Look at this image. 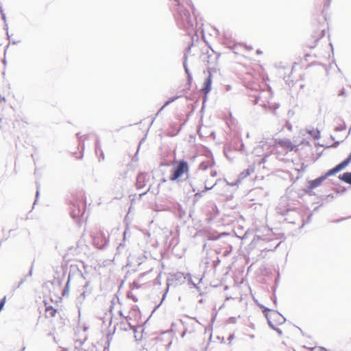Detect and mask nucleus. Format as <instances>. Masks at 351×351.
Returning <instances> with one entry per match:
<instances>
[{
  "instance_id": "3",
  "label": "nucleus",
  "mask_w": 351,
  "mask_h": 351,
  "mask_svg": "<svg viewBox=\"0 0 351 351\" xmlns=\"http://www.w3.org/2000/svg\"><path fill=\"white\" fill-rule=\"evenodd\" d=\"M261 308L267 318L269 326L281 335L282 332L278 327L285 322V318L276 311L267 308L262 305L261 306Z\"/></svg>"
},
{
  "instance_id": "12",
  "label": "nucleus",
  "mask_w": 351,
  "mask_h": 351,
  "mask_svg": "<svg viewBox=\"0 0 351 351\" xmlns=\"http://www.w3.org/2000/svg\"><path fill=\"white\" fill-rule=\"evenodd\" d=\"M340 179L343 180V182L351 184V173L350 172H346L344 173L341 177Z\"/></svg>"
},
{
  "instance_id": "17",
  "label": "nucleus",
  "mask_w": 351,
  "mask_h": 351,
  "mask_svg": "<svg viewBox=\"0 0 351 351\" xmlns=\"http://www.w3.org/2000/svg\"><path fill=\"white\" fill-rule=\"evenodd\" d=\"M174 101V99H171V100L168 101H167V102L164 105V106L162 107V108H163L165 106H166L167 105H168L169 104H170V103H171V101Z\"/></svg>"
},
{
  "instance_id": "5",
  "label": "nucleus",
  "mask_w": 351,
  "mask_h": 351,
  "mask_svg": "<svg viewBox=\"0 0 351 351\" xmlns=\"http://www.w3.org/2000/svg\"><path fill=\"white\" fill-rule=\"evenodd\" d=\"M275 145L280 147L286 153L298 151V146L299 145L293 144L289 139H279L275 141Z\"/></svg>"
},
{
  "instance_id": "19",
  "label": "nucleus",
  "mask_w": 351,
  "mask_h": 351,
  "mask_svg": "<svg viewBox=\"0 0 351 351\" xmlns=\"http://www.w3.org/2000/svg\"><path fill=\"white\" fill-rule=\"evenodd\" d=\"M75 351H86V350H82V349H77V350Z\"/></svg>"
},
{
  "instance_id": "2",
  "label": "nucleus",
  "mask_w": 351,
  "mask_h": 351,
  "mask_svg": "<svg viewBox=\"0 0 351 351\" xmlns=\"http://www.w3.org/2000/svg\"><path fill=\"white\" fill-rule=\"evenodd\" d=\"M189 173V165L184 160H174L172 162V167L170 170L169 180L171 182L180 181L184 176H188Z\"/></svg>"
},
{
  "instance_id": "4",
  "label": "nucleus",
  "mask_w": 351,
  "mask_h": 351,
  "mask_svg": "<svg viewBox=\"0 0 351 351\" xmlns=\"http://www.w3.org/2000/svg\"><path fill=\"white\" fill-rule=\"evenodd\" d=\"M351 162V153L348 156V157L342 161L341 163L337 165L336 167L332 168V169L329 170L325 176H321L317 179H315L313 180H311L308 182V188L312 190L314 189L319 186L321 185V184L323 182V181L326 179L327 177L332 176L333 174L337 173V172L340 171L341 170L343 169L346 167H347L350 163Z\"/></svg>"
},
{
  "instance_id": "8",
  "label": "nucleus",
  "mask_w": 351,
  "mask_h": 351,
  "mask_svg": "<svg viewBox=\"0 0 351 351\" xmlns=\"http://www.w3.org/2000/svg\"><path fill=\"white\" fill-rule=\"evenodd\" d=\"M57 309L53 307L52 306L47 305L45 303V315L47 318H52L56 316L57 314Z\"/></svg>"
},
{
  "instance_id": "9",
  "label": "nucleus",
  "mask_w": 351,
  "mask_h": 351,
  "mask_svg": "<svg viewBox=\"0 0 351 351\" xmlns=\"http://www.w3.org/2000/svg\"><path fill=\"white\" fill-rule=\"evenodd\" d=\"M324 36V30H319L315 32V34L311 35V37L313 40V45H311V47H314L316 43L318 42Z\"/></svg>"
},
{
  "instance_id": "16",
  "label": "nucleus",
  "mask_w": 351,
  "mask_h": 351,
  "mask_svg": "<svg viewBox=\"0 0 351 351\" xmlns=\"http://www.w3.org/2000/svg\"><path fill=\"white\" fill-rule=\"evenodd\" d=\"M316 350L317 351H327L326 349L323 347H318L317 348H316Z\"/></svg>"
},
{
  "instance_id": "1",
  "label": "nucleus",
  "mask_w": 351,
  "mask_h": 351,
  "mask_svg": "<svg viewBox=\"0 0 351 351\" xmlns=\"http://www.w3.org/2000/svg\"><path fill=\"white\" fill-rule=\"evenodd\" d=\"M175 6L173 15L178 23L186 29H193L197 25L194 7L190 0H173Z\"/></svg>"
},
{
  "instance_id": "14",
  "label": "nucleus",
  "mask_w": 351,
  "mask_h": 351,
  "mask_svg": "<svg viewBox=\"0 0 351 351\" xmlns=\"http://www.w3.org/2000/svg\"><path fill=\"white\" fill-rule=\"evenodd\" d=\"M25 123L27 124V122H25V121H24L23 120L21 122H19V129L21 130H23L25 128Z\"/></svg>"
},
{
  "instance_id": "15",
  "label": "nucleus",
  "mask_w": 351,
  "mask_h": 351,
  "mask_svg": "<svg viewBox=\"0 0 351 351\" xmlns=\"http://www.w3.org/2000/svg\"><path fill=\"white\" fill-rule=\"evenodd\" d=\"M6 300V297L5 296L1 301H0V311L3 308Z\"/></svg>"
},
{
  "instance_id": "18",
  "label": "nucleus",
  "mask_w": 351,
  "mask_h": 351,
  "mask_svg": "<svg viewBox=\"0 0 351 351\" xmlns=\"http://www.w3.org/2000/svg\"><path fill=\"white\" fill-rule=\"evenodd\" d=\"M330 0H326V2H324L325 5H328Z\"/></svg>"
},
{
  "instance_id": "13",
  "label": "nucleus",
  "mask_w": 351,
  "mask_h": 351,
  "mask_svg": "<svg viewBox=\"0 0 351 351\" xmlns=\"http://www.w3.org/2000/svg\"><path fill=\"white\" fill-rule=\"evenodd\" d=\"M311 136H312L315 139H317L319 138V132L318 130H308L307 132Z\"/></svg>"
},
{
  "instance_id": "7",
  "label": "nucleus",
  "mask_w": 351,
  "mask_h": 351,
  "mask_svg": "<svg viewBox=\"0 0 351 351\" xmlns=\"http://www.w3.org/2000/svg\"><path fill=\"white\" fill-rule=\"evenodd\" d=\"M211 84H212V74L209 73L208 77L205 80L204 83V86L202 88V91L207 95L211 90Z\"/></svg>"
},
{
  "instance_id": "10",
  "label": "nucleus",
  "mask_w": 351,
  "mask_h": 351,
  "mask_svg": "<svg viewBox=\"0 0 351 351\" xmlns=\"http://www.w3.org/2000/svg\"><path fill=\"white\" fill-rule=\"evenodd\" d=\"M0 20L1 21H5V14L3 13V11L1 10V8L0 7ZM6 41V38L4 36V34L2 32H0V47L3 45Z\"/></svg>"
},
{
  "instance_id": "20",
  "label": "nucleus",
  "mask_w": 351,
  "mask_h": 351,
  "mask_svg": "<svg viewBox=\"0 0 351 351\" xmlns=\"http://www.w3.org/2000/svg\"><path fill=\"white\" fill-rule=\"evenodd\" d=\"M211 188H212V187H210V188H208V187H206V191H207V190H208V189H211Z\"/></svg>"
},
{
  "instance_id": "6",
  "label": "nucleus",
  "mask_w": 351,
  "mask_h": 351,
  "mask_svg": "<svg viewBox=\"0 0 351 351\" xmlns=\"http://www.w3.org/2000/svg\"><path fill=\"white\" fill-rule=\"evenodd\" d=\"M148 176L145 173H140L136 178V187L138 189H143L146 186L147 181L148 180Z\"/></svg>"
},
{
  "instance_id": "11",
  "label": "nucleus",
  "mask_w": 351,
  "mask_h": 351,
  "mask_svg": "<svg viewBox=\"0 0 351 351\" xmlns=\"http://www.w3.org/2000/svg\"><path fill=\"white\" fill-rule=\"evenodd\" d=\"M254 169V168H249L241 172L239 175V178L243 180L250 176L253 172Z\"/></svg>"
}]
</instances>
